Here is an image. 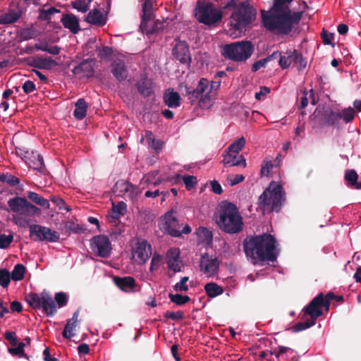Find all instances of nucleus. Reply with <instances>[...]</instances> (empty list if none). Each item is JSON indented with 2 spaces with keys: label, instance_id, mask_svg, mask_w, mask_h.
I'll return each instance as SVG.
<instances>
[{
  "label": "nucleus",
  "instance_id": "1",
  "mask_svg": "<svg viewBox=\"0 0 361 361\" xmlns=\"http://www.w3.org/2000/svg\"><path fill=\"white\" fill-rule=\"evenodd\" d=\"M293 0H274L271 11H262V22L269 31L279 35L290 34L300 21L303 11L294 12L286 5Z\"/></svg>",
  "mask_w": 361,
  "mask_h": 361
},
{
  "label": "nucleus",
  "instance_id": "2",
  "mask_svg": "<svg viewBox=\"0 0 361 361\" xmlns=\"http://www.w3.org/2000/svg\"><path fill=\"white\" fill-rule=\"evenodd\" d=\"M276 240L269 233L247 236L243 242V250L247 257L252 263L271 262L276 260L278 253L276 252Z\"/></svg>",
  "mask_w": 361,
  "mask_h": 361
},
{
  "label": "nucleus",
  "instance_id": "3",
  "mask_svg": "<svg viewBox=\"0 0 361 361\" xmlns=\"http://www.w3.org/2000/svg\"><path fill=\"white\" fill-rule=\"evenodd\" d=\"M224 14L230 13L229 31H233L230 35L236 32L245 33L247 28L250 27L255 21L257 11L249 1L229 0L222 7Z\"/></svg>",
  "mask_w": 361,
  "mask_h": 361
},
{
  "label": "nucleus",
  "instance_id": "4",
  "mask_svg": "<svg viewBox=\"0 0 361 361\" xmlns=\"http://www.w3.org/2000/svg\"><path fill=\"white\" fill-rule=\"evenodd\" d=\"M215 221L219 228L229 234L240 233L243 228V221L235 204L226 202L219 212Z\"/></svg>",
  "mask_w": 361,
  "mask_h": 361
},
{
  "label": "nucleus",
  "instance_id": "5",
  "mask_svg": "<svg viewBox=\"0 0 361 361\" xmlns=\"http://www.w3.org/2000/svg\"><path fill=\"white\" fill-rule=\"evenodd\" d=\"M285 200L286 194L282 185L272 182L259 197L258 207L263 214L279 212Z\"/></svg>",
  "mask_w": 361,
  "mask_h": 361
},
{
  "label": "nucleus",
  "instance_id": "6",
  "mask_svg": "<svg viewBox=\"0 0 361 361\" xmlns=\"http://www.w3.org/2000/svg\"><path fill=\"white\" fill-rule=\"evenodd\" d=\"M193 12L198 22L207 25L220 22L224 14L222 8H218L215 4L207 0H197Z\"/></svg>",
  "mask_w": 361,
  "mask_h": 361
},
{
  "label": "nucleus",
  "instance_id": "7",
  "mask_svg": "<svg viewBox=\"0 0 361 361\" xmlns=\"http://www.w3.org/2000/svg\"><path fill=\"white\" fill-rule=\"evenodd\" d=\"M255 46L251 41L243 40L224 45L223 55L236 62L247 60L253 54Z\"/></svg>",
  "mask_w": 361,
  "mask_h": 361
},
{
  "label": "nucleus",
  "instance_id": "8",
  "mask_svg": "<svg viewBox=\"0 0 361 361\" xmlns=\"http://www.w3.org/2000/svg\"><path fill=\"white\" fill-rule=\"evenodd\" d=\"M25 301L33 309L42 308L48 317H51L57 312L55 301L51 294L45 289L40 294L30 293L25 296Z\"/></svg>",
  "mask_w": 361,
  "mask_h": 361
},
{
  "label": "nucleus",
  "instance_id": "9",
  "mask_svg": "<svg viewBox=\"0 0 361 361\" xmlns=\"http://www.w3.org/2000/svg\"><path fill=\"white\" fill-rule=\"evenodd\" d=\"M30 236L35 241L56 242L60 235L58 232L39 224L29 225Z\"/></svg>",
  "mask_w": 361,
  "mask_h": 361
},
{
  "label": "nucleus",
  "instance_id": "10",
  "mask_svg": "<svg viewBox=\"0 0 361 361\" xmlns=\"http://www.w3.org/2000/svg\"><path fill=\"white\" fill-rule=\"evenodd\" d=\"M90 248L99 257L107 258L111 253V245L109 238L104 235L94 236L90 240Z\"/></svg>",
  "mask_w": 361,
  "mask_h": 361
},
{
  "label": "nucleus",
  "instance_id": "11",
  "mask_svg": "<svg viewBox=\"0 0 361 361\" xmlns=\"http://www.w3.org/2000/svg\"><path fill=\"white\" fill-rule=\"evenodd\" d=\"M142 21L140 23V29L143 32H146L147 34H152L157 31L158 28H157V25L161 24L159 22L157 21L154 27L152 29L147 30V23L153 17V11H152V2L151 0H145V2L142 5Z\"/></svg>",
  "mask_w": 361,
  "mask_h": 361
},
{
  "label": "nucleus",
  "instance_id": "12",
  "mask_svg": "<svg viewBox=\"0 0 361 361\" xmlns=\"http://www.w3.org/2000/svg\"><path fill=\"white\" fill-rule=\"evenodd\" d=\"M322 301V293L318 294L307 306L303 308L302 319H304L305 316L309 315L310 319L316 322L317 319L323 314V311L320 305Z\"/></svg>",
  "mask_w": 361,
  "mask_h": 361
},
{
  "label": "nucleus",
  "instance_id": "13",
  "mask_svg": "<svg viewBox=\"0 0 361 361\" xmlns=\"http://www.w3.org/2000/svg\"><path fill=\"white\" fill-rule=\"evenodd\" d=\"M133 253L139 264H145L152 254L151 245L145 240H137Z\"/></svg>",
  "mask_w": 361,
  "mask_h": 361
},
{
  "label": "nucleus",
  "instance_id": "14",
  "mask_svg": "<svg viewBox=\"0 0 361 361\" xmlns=\"http://www.w3.org/2000/svg\"><path fill=\"white\" fill-rule=\"evenodd\" d=\"M163 228L166 233L173 237H180L181 235V225L174 216V212L173 210L166 213Z\"/></svg>",
  "mask_w": 361,
  "mask_h": 361
},
{
  "label": "nucleus",
  "instance_id": "15",
  "mask_svg": "<svg viewBox=\"0 0 361 361\" xmlns=\"http://www.w3.org/2000/svg\"><path fill=\"white\" fill-rule=\"evenodd\" d=\"M173 57L181 63L190 64L191 63V56L189 46L185 41L178 40L172 49Z\"/></svg>",
  "mask_w": 361,
  "mask_h": 361
},
{
  "label": "nucleus",
  "instance_id": "16",
  "mask_svg": "<svg viewBox=\"0 0 361 361\" xmlns=\"http://www.w3.org/2000/svg\"><path fill=\"white\" fill-rule=\"evenodd\" d=\"M209 80L205 78H201L195 89L185 86V93L188 96V99L191 104L195 102L208 87Z\"/></svg>",
  "mask_w": 361,
  "mask_h": 361
},
{
  "label": "nucleus",
  "instance_id": "17",
  "mask_svg": "<svg viewBox=\"0 0 361 361\" xmlns=\"http://www.w3.org/2000/svg\"><path fill=\"white\" fill-rule=\"evenodd\" d=\"M25 159L26 164L34 170L38 171L39 173L44 174L46 168L44 162L43 157L36 151H30Z\"/></svg>",
  "mask_w": 361,
  "mask_h": 361
},
{
  "label": "nucleus",
  "instance_id": "18",
  "mask_svg": "<svg viewBox=\"0 0 361 361\" xmlns=\"http://www.w3.org/2000/svg\"><path fill=\"white\" fill-rule=\"evenodd\" d=\"M111 72L119 82L124 81L128 77V70L123 59H116L111 62Z\"/></svg>",
  "mask_w": 361,
  "mask_h": 361
},
{
  "label": "nucleus",
  "instance_id": "19",
  "mask_svg": "<svg viewBox=\"0 0 361 361\" xmlns=\"http://www.w3.org/2000/svg\"><path fill=\"white\" fill-rule=\"evenodd\" d=\"M166 263L169 269L174 272L181 271V261L180 260V250L176 247L170 248L166 252Z\"/></svg>",
  "mask_w": 361,
  "mask_h": 361
},
{
  "label": "nucleus",
  "instance_id": "20",
  "mask_svg": "<svg viewBox=\"0 0 361 361\" xmlns=\"http://www.w3.org/2000/svg\"><path fill=\"white\" fill-rule=\"evenodd\" d=\"M224 159L222 161L224 166L226 168L231 167L234 166H243L244 168L246 166V159L242 154H237L226 151L223 154Z\"/></svg>",
  "mask_w": 361,
  "mask_h": 361
},
{
  "label": "nucleus",
  "instance_id": "21",
  "mask_svg": "<svg viewBox=\"0 0 361 361\" xmlns=\"http://www.w3.org/2000/svg\"><path fill=\"white\" fill-rule=\"evenodd\" d=\"M94 62L92 60H83L73 68V73L80 77L90 78L93 76L94 73Z\"/></svg>",
  "mask_w": 361,
  "mask_h": 361
},
{
  "label": "nucleus",
  "instance_id": "22",
  "mask_svg": "<svg viewBox=\"0 0 361 361\" xmlns=\"http://www.w3.org/2000/svg\"><path fill=\"white\" fill-rule=\"evenodd\" d=\"M31 67L38 69L51 70L53 67L58 66V63L51 57H35L28 63Z\"/></svg>",
  "mask_w": 361,
  "mask_h": 361
},
{
  "label": "nucleus",
  "instance_id": "23",
  "mask_svg": "<svg viewBox=\"0 0 361 361\" xmlns=\"http://www.w3.org/2000/svg\"><path fill=\"white\" fill-rule=\"evenodd\" d=\"M114 282L118 288L126 293L133 292L136 286V281L132 276H115Z\"/></svg>",
  "mask_w": 361,
  "mask_h": 361
},
{
  "label": "nucleus",
  "instance_id": "24",
  "mask_svg": "<svg viewBox=\"0 0 361 361\" xmlns=\"http://www.w3.org/2000/svg\"><path fill=\"white\" fill-rule=\"evenodd\" d=\"M61 23L65 28L68 29L73 34H77L80 30L79 20L72 13L63 14L61 19Z\"/></svg>",
  "mask_w": 361,
  "mask_h": 361
},
{
  "label": "nucleus",
  "instance_id": "25",
  "mask_svg": "<svg viewBox=\"0 0 361 361\" xmlns=\"http://www.w3.org/2000/svg\"><path fill=\"white\" fill-rule=\"evenodd\" d=\"M202 261L200 262V269L205 274L209 276L216 274L219 268V262L217 258L204 259V256L202 255Z\"/></svg>",
  "mask_w": 361,
  "mask_h": 361
},
{
  "label": "nucleus",
  "instance_id": "26",
  "mask_svg": "<svg viewBox=\"0 0 361 361\" xmlns=\"http://www.w3.org/2000/svg\"><path fill=\"white\" fill-rule=\"evenodd\" d=\"M278 361H298L295 352L290 348L279 346V351L275 353Z\"/></svg>",
  "mask_w": 361,
  "mask_h": 361
},
{
  "label": "nucleus",
  "instance_id": "27",
  "mask_svg": "<svg viewBox=\"0 0 361 361\" xmlns=\"http://www.w3.org/2000/svg\"><path fill=\"white\" fill-rule=\"evenodd\" d=\"M85 20L91 25L102 26L106 23V18L99 9L90 11L86 16Z\"/></svg>",
  "mask_w": 361,
  "mask_h": 361
},
{
  "label": "nucleus",
  "instance_id": "28",
  "mask_svg": "<svg viewBox=\"0 0 361 361\" xmlns=\"http://www.w3.org/2000/svg\"><path fill=\"white\" fill-rule=\"evenodd\" d=\"M322 125L328 126H334L338 123V113L334 111L332 109H326L323 111L321 118Z\"/></svg>",
  "mask_w": 361,
  "mask_h": 361
},
{
  "label": "nucleus",
  "instance_id": "29",
  "mask_svg": "<svg viewBox=\"0 0 361 361\" xmlns=\"http://www.w3.org/2000/svg\"><path fill=\"white\" fill-rule=\"evenodd\" d=\"M180 97L179 94L173 90H168L164 94V102L169 108H176L180 104Z\"/></svg>",
  "mask_w": 361,
  "mask_h": 361
},
{
  "label": "nucleus",
  "instance_id": "30",
  "mask_svg": "<svg viewBox=\"0 0 361 361\" xmlns=\"http://www.w3.org/2000/svg\"><path fill=\"white\" fill-rule=\"evenodd\" d=\"M75 110L73 112L74 117L78 120L83 119L87 115L88 105L85 99H79L75 104Z\"/></svg>",
  "mask_w": 361,
  "mask_h": 361
},
{
  "label": "nucleus",
  "instance_id": "31",
  "mask_svg": "<svg viewBox=\"0 0 361 361\" xmlns=\"http://www.w3.org/2000/svg\"><path fill=\"white\" fill-rule=\"evenodd\" d=\"M22 13L15 10H10L8 12L0 16V24L7 25L16 23L20 17Z\"/></svg>",
  "mask_w": 361,
  "mask_h": 361
},
{
  "label": "nucleus",
  "instance_id": "32",
  "mask_svg": "<svg viewBox=\"0 0 361 361\" xmlns=\"http://www.w3.org/2000/svg\"><path fill=\"white\" fill-rule=\"evenodd\" d=\"M295 49L287 50L283 53L279 60V64L282 69H286L290 66L291 63H294Z\"/></svg>",
  "mask_w": 361,
  "mask_h": 361
},
{
  "label": "nucleus",
  "instance_id": "33",
  "mask_svg": "<svg viewBox=\"0 0 361 361\" xmlns=\"http://www.w3.org/2000/svg\"><path fill=\"white\" fill-rule=\"evenodd\" d=\"M26 198L15 197L8 201V205L11 212L21 214Z\"/></svg>",
  "mask_w": 361,
  "mask_h": 361
},
{
  "label": "nucleus",
  "instance_id": "34",
  "mask_svg": "<svg viewBox=\"0 0 361 361\" xmlns=\"http://www.w3.org/2000/svg\"><path fill=\"white\" fill-rule=\"evenodd\" d=\"M204 290L209 298L216 297L224 293L223 288L213 282L207 283L204 286Z\"/></svg>",
  "mask_w": 361,
  "mask_h": 361
},
{
  "label": "nucleus",
  "instance_id": "35",
  "mask_svg": "<svg viewBox=\"0 0 361 361\" xmlns=\"http://www.w3.org/2000/svg\"><path fill=\"white\" fill-rule=\"evenodd\" d=\"M344 179L346 181V185L349 188H356L358 182V175L354 169H347L345 171Z\"/></svg>",
  "mask_w": 361,
  "mask_h": 361
},
{
  "label": "nucleus",
  "instance_id": "36",
  "mask_svg": "<svg viewBox=\"0 0 361 361\" xmlns=\"http://www.w3.org/2000/svg\"><path fill=\"white\" fill-rule=\"evenodd\" d=\"M145 137L149 147L156 151L162 148L164 142L160 140H156L152 131L147 130L145 132Z\"/></svg>",
  "mask_w": 361,
  "mask_h": 361
},
{
  "label": "nucleus",
  "instance_id": "37",
  "mask_svg": "<svg viewBox=\"0 0 361 361\" xmlns=\"http://www.w3.org/2000/svg\"><path fill=\"white\" fill-rule=\"evenodd\" d=\"M136 86L138 92L145 97H149L152 93L151 85L148 82L147 79L138 81Z\"/></svg>",
  "mask_w": 361,
  "mask_h": 361
},
{
  "label": "nucleus",
  "instance_id": "38",
  "mask_svg": "<svg viewBox=\"0 0 361 361\" xmlns=\"http://www.w3.org/2000/svg\"><path fill=\"white\" fill-rule=\"evenodd\" d=\"M27 197L35 204L45 209H49L50 207V204L47 199L42 197V196L39 195L37 193L35 192L28 191Z\"/></svg>",
  "mask_w": 361,
  "mask_h": 361
},
{
  "label": "nucleus",
  "instance_id": "39",
  "mask_svg": "<svg viewBox=\"0 0 361 361\" xmlns=\"http://www.w3.org/2000/svg\"><path fill=\"white\" fill-rule=\"evenodd\" d=\"M24 204L25 205L20 214L27 216H33L41 214V209L31 204L27 199Z\"/></svg>",
  "mask_w": 361,
  "mask_h": 361
},
{
  "label": "nucleus",
  "instance_id": "40",
  "mask_svg": "<svg viewBox=\"0 0 361 361\" xmlns=\"http://www.w3.org/2000/svg\"><path fill=\"white\" fill-rule=\"evenodd\" d=\"M35 48L37 50L46 51L50 54L58 55L61 52V48L57 45L49 46L48 43H39L35 45Z\"/></svg>",
  "mask_w": 361,
  "mask_h": 361
},
{
  "label": "nucleus",
  "instance_id": "41",
  "mask_svg": "<svg viewBox=\"0 0 361 361\" xmlns=\"http://www.w3.org/2000/svg\"><path fill=\"white\" fill-rule=\"evenodd\" d=\"M356 115V111L352 107L343 109L340 113H338L339 120L343 119L345 123L352 122Z\"/></svg>",
  "mask_w": 361,
  "mask_h": 361
},
{
  "label": "nucleus",
  "instance_id": "42",
  "mask_svg": "<svg viewBox=\"0 0 361 361\" xmlns=\"http://www.w3.org/2000/svg\"><path fill=\"white\" fill-rule=\"evenodd\" d=\"M25 273V267L22 264H17L13 271H11V276L13 281H20L23 279Z\"/></svg>",
  "mask_w": 361,
  "mask_h": 361
},
{
  "label": "nucleus",
  "instance_id": "43",
  "mask_svg": "<svg viewBox=\"0 0 361 361\" xmlns=\"http://www.w3.org/2000/svg\"><path fill=\"white\" fill-rule=\"evenodd\" d=\"M245 145V139L241 137L233 142L226 151L234 153L235 155L243 149Z\"/></svg>",
  "mask_w": 361,
  "mask_h": 361
},
{
  "label": "nucleus",
  "instance_id": "44",
  "mask_svg": "<svg viewBox=\"0 0 361 361\" xmlns=\"http://www.w3.org/2000/svg\"><path fill=\"white\" fill-rule=\"evenodd\" d=\"M316 324V322L312 319H308L305 322H300L293 325L291 328L293 332H299L305 330Z\"/></svg>",
  "mask_w": 361,
  "mask_h": 361
},
{
  "label": "nucleus",
  "instance_id": "45",
  "mask_svg": "<svg viewBox=\"0 0 361 361\" xmlns=\"http://www.w3.org/2000/svg\"><path fill=\"white\" fill-rule=\"evenodd\" d=\"M60 10L56 8L55 7H50L49 9L45 10L44 8L39 9V16L38 19L40 20H49L51 19V16L56 13H59Z\"/></svg>",
  "mask_w": 361,
  "mask_h": 361
},
{
  "label": "nucleus",
  "instance_id": "46",
  "mask_svg": "<svg viewBox=\"0 0 361 361\" xmlns=\"http://www.w3.org/2000/svg\"><path fill=\"white\" fill-rule=\"evenodd\" d=\"M170 300L177 305H183L190 300V298L188 295H182L180 294H169Z\"/></svg>",
  "mask_w": 361,
  "mask_h": 361
},
{
  "label": "nucleus",
  "instance_id": "47",
  "mask_svg": "<svg viewBox=\"0 0 361 361\" xmlns=\"http://www.w3.org/2000/svg\"><path fill=\"white\" fill-rule=\"evenodd\" d=\"M11 276L10 272L6 269H0V286L7 288L10 283Z\"/></svg>",
  "mask_w": 361,
  "mask_h": 361
},
{
  "label": "nucleus",
  "instance_id": "48",
  "mask_svg": "<svg viewBox=\"0 0 361 361\" xmlns=\"http://www.w3.org/2000/svg\"><path fill=\"white\" fill-rule=\"evenodd\" d=\"M76 324L72 320L68 319L63 329L62 336L65 338H71L74 336V334L72 331L75 328Z\"/></svg>",
  "mask_w": 361,
  "mask_h": 361
},
{
  "label": "nucleus",
  "instance_id": "49",
  "mask_svg": "<svg viewBox=\"0 0 361 361\" xmlns=\"http://www.w3.org/2000/svg\"><path fill=\"white\" fill-rule=\"evenodd\" d=\"M0 181L6 183L11 186H15L20 183V179L11 173H2Z\"/></svg>",
  "mask_w": 361,
  "mask_h": 361
},
{
  "label": "nucleus",
  "instance_id": "50",
  "mask_svg": "<svg viewBox=\"0 0 361 361\" xmlns=\"http://www.w3.org/2000/svg\"><path fill=\"white\" fill-rule=\"evenodd\" d=\"M72 7L82 13H86L90 8L89 4L85 0H75L72 2Z\"/></svg>",
  "mask_w": 361,
  "mask_h": 361
},
{
  "label": "nucleus",
  "instance_id": "51",
  "mask_svg": "<svg viewBox=\"0 0 361 361\" xmlns=\"http://www.w3.org/2000/svg\"><path fill=\"white\" fill-rule=\"evenodd\" d=\"M126 210V204L124 202H119L118 204H113L112 212L114 213V217L118 219L120 215L123 214V212Z\"/></svg>",
  "mask_w": 361,
  "mask_h": 361
},
{
  "label": "nucleus",
  "instance_id": "52",
  "mask_svg": "<svg viewBox=\"0 0 361 361\" xmlns=\"http://www.w3.org/2000/svg\"><path fill=\"white\" fill-rule=\"evenodd\" d=\"M335 297L332 292L328 293L326 295L322 293V301L320 302L321 308L324 307L326 312L329 311L331 301Z\"/></svg>",
  "mask_w": 361,
  "mask_h": 361
},
{
  "label": "nucleus",
  "instance_id": "53",
  "mask_svg": "<svg viewBox=\"0 0 361 361\" xmlns=\"http://www.w3.org/2000/svg\"><path fill=\"white\" fill-rule=\"evenodd\" d=\"M98 56L102 59L105 60L109 59L113 53L112 48L109 47H103L102 48H97V49Z\"/></svg>",
  "mask_w": 361,
  "mask_h": 361
},
{
  "label": "nucleus",
  "instance_id": "54",
  "mask_svg": "<svg viewBox=\"0 0 361 361\" xmlns=\"http://www.w3.org/2000/svg\"><path fill=\"white\" fill-rule=\"evenodd\" d=\"M185 188L190 190L197 184V178L194 176L185 175L182 177Z\"/></svg>",
  "mask_w": 361,
  "mask_h": 361
},
{
  "label": "nucleus",
  "instance_id": "55",
  "mask_svg": "<svg viewBox=\"0 0 361 361\" xmlns=\"http://www.w3.org/2000/svg\"><path fill=\"white\" fill-rule=\"evenodd\" d=\"M13 240V235L1 234L0 235V248L6 249L8 248Z\"/></svg>",
  "mask_w": 361,
  "mask_h": 361
},
{
  "label": "nucleus",
  "instance_id": "56",
  "mask_svg": "<svg viewBox=\"0 0 361 361\" xmlns=\"http://www.w3.org/2000/svg\"><path fill=\"white\" fill-rule=\"evenodd\" d=\"M55 301L59 308L66 306L68 303V298L66 294L63 292H59L56 293Z\"/></svg>",
  "mask_w": 361,
  "mask_h": 361
},
{
  "label": "nucleus",
  "instance_id": "57",
  "mask_svg": "<svg viewBox=\"0 0 361 361\" xmlns=\"http://www.w3.org/2000/svg\"><path fill=\"white\" fill-rule=\"evenodd\" d=\"M164 317L174 321L182 320L184 318V313L182 311L171 312L166 311L164 313Z\"/></svg>",
  "mask_w": 361,
  "mask_h": 361
},
{
  "label": "nucleus",
  "instance_id": "58",
  "mask_svg": "<svg viewBox=\"0 0 361 361\" xmlns=\"http://www.w3.org/2000/svg\"><path fill=\"white\" fill-rule=\"evenodd\" d=\"M209 93H207L205 95H202L200 97L199 106L202 109H209L212 105V102Z\"/></svg>",
  "mask_w": 361,
  "mask_h": 361
},
{
  "label": "nucleus",
  "instance_id": "59",
  "mask_svg": "<svg viewBox=\"0 0 361 361\" xmlns=\"http://www.w3.org/2000/svg\"><path fill=\"white\" fill-rule=\"evenodd\" d=\"M189 278L188 276L183 277L179 282H178L173 287L174 290L176 291H188V286L186 284Z\"/></svg>",
  "mask_w": 361,
  "mask_h": 361
},
{
  "label": "nucleus",
  "instance_id": "60",
  "mask_svg": "<svg viewBox=\"0 0 361 361\" xmlns=\"http://www.w3.org/2000/svg\"><path fill=\"white\" fill-rule=\"evenodd\" d=\"M294 59H295L294 63L295 65L298 66L299 70H302L306 67V66H307L306 59L302 56L301 54L298 53L296 50H295V53Z\"/></svg>",
  "mask_w": 361,
  "mask_h": 361
},
{
  "label": "nucleus",
  "instance_id": "61",
  "mask_svg": "<svg viewBox=\"0 0 361 361\" xmlns=\"http://www.w3.org/2000/svg\"><path fill=\"white\" fill-rule=\"evenodd\" d=\"M273 166L274 164H272V161L271 160H264L263 161V164H262V168L260 171L261 176H268L269 174V170L272 169Z\"/></svg>",
  "mask_w": 361,
  "mask_h": 361
},
{
  "label": "nucleus",
  "instance_id": "62",
  "mask_svg": "<svg viewBox=\"0 0 361 361\" xmlns=\"http://www.w3.org/2000/svg\"><path fill=\"white\" fill-rule=\"evenodd\" d=\"M65 228L74 233H80L82 231V227L80 225L75 224L73 221H67L65 224Z\"/></svg>",
  "mask_w": 361,
  "mask_h": 361
},
{
  "label": "nucleus",
  "instance_id": "63",
  "mask_svg": "<svg viewBox=\"0 0 361 361\" xmlns=\"http://www.w3.org/2000/svg\"><path fill=\"white\" fill-rule=\"evenodd\" d=\"M161 260V257L160 255H157L155 253L152 256V258L151 259V263H150V267H149L150 272H152L154 271V269H158L159 267Z\"/></svg>",
  "mask_w": 361,
  "mask_h": 361
},
{
  "label": "nucleus",
  "instance_id": "64",
  "mask_svg": "<svg viewBox=\"0 0 361 361\" xmlns=\"http://www.w3.org/2000/svg\"><path fill=\"white\" fill-rule=\"evenodd\" d=\"M245 176L241 174L231 175L228 177V181L232 186L243 182Z\"/></svg>",
  "mask_w": 361,
  "mask_h": 361
}]
</instances>
